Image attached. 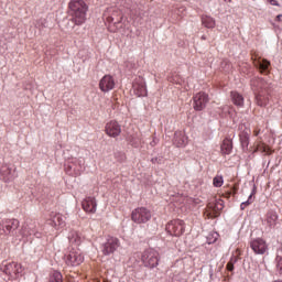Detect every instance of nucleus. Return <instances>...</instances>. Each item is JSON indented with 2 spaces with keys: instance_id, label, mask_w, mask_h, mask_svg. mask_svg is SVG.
<instances>
[{
  "instance_id": "7c9ffc66",
  "label": "nucleus",
  "mask_w": 282,
  "mask_h": 282,
  "mask_svg": "<svg viewBox=\"0 0 282 282\" xmlns=\"http://www.w3.org/2000/svg\"><path fill=\"white\" fill-rule=\"evenodd\" d=\"M128 141L130 142V144H132V147H139V139H135L134 137H129Z\"/></svg>"
},
{
  "instance_id": "5701e85b",
  "label": "nucleus",
  "mask_w": 282,
  "mask_h": 282,
  "mask_svg": "<svg viewBox=\"0 0 282 282\" xmlns=\"http://www.w3.org/2000/svg\"><path fill=\"white\" fill-rule=\"evenodd\" d=\"M253 63L260 69V72L268 74V68L270 67V62L268 59H258Z\"/></svg>"
},
{
  "instance_id": "7ed1b4c3",
  "label": "nucleus",
  "mask_w": 282,
  "mask_h": 282,
  "mask_svg": "<svg viewBox=\"0 0 282 282\" xmlns=\"http://www.w3.org/2000/svg\"><path fill=\"white\" fill-rule=\"evenodd\" d=\"M158 257H160V254L158 251H155V249H147L143 252L141 260L145 268H158V263L160 261Z\"/></svg>"
},
{
  "instance_id": "412c9836",
  "label": "nucleus",
  "mask_w": 282,
  "mask_h": 282,
  "mask_svg": "<svg viewBox=\"0 0 282 282\" xmlns=\"http://www.w3.org/2000/svg\"><path fill=\"white\" fill-rule=\"evenodd\" d=\"M120 14V11L116 8H109L107 11L104 13V18L108 21V23H113L116 20V17Z\"/></svg>"
},
{
  "instance_id": "393cba45",
  "label": "nucleus",
  "mask_w": 282,
  "mask_h": 282,
  "mask_svg": "<svg viewBox=\"0 0 282 282\" xmlns=\"http://www.w3.org/2000/svg\"><path fill=\"white\" fill-rule=\"evenodd\" d=\"M279 219V216H276V213H270L267 217V223L270 226V228H274L276 226V220Z\"/></svg>"
},
{
  "instance_id": "a211bd4d",
  "label": "nucleus",
  "mask_w": 282,
  "mask_h": 282,
  "mask_svg": "<svg viewBox=\"0 0 282 282\" xmlns=\"http://www.w3.org/2000/svg\"><path fill=\"white\" fill-rule=\"evenodd\" d=\"M3 228H4L6 235H14V230L19 228V220L18 219L6 220Z\"/></svg>"
},
{
  "instance_id": "b1692460",
  "label": "nucleus",
  "mask_w": 282,
  "mask_h": 282,
  "mask_svg": "<svg viewBox=\"0 0 282 282\" xmlns=\"http://www.w3.org/2000/svg\"><path fill=\"white\" fill-rule=\"evenodd\" d=\"M231 100L234 105H237V107H243V96L239 95V93H231Z\"/></svg>"
},
{
  "instance_id": "4468645a",
  "label": "nucleus",
  "mask_w": 282,
  "mask_h": 282,
  "mask_svg": "<svg viewBox=\"0 0 282 282\" xmlns=\"http://www.w3.org/2000/svg\"><path fill=\"white\" fill-rule=\"evenodd\" d=\"M2 271L9 274L10 276H17V274H21V264L17 262H11L2 265Z\"/></svg>"
},
{
  "instance_id": "c85d7f7f",
  "label": "nucleus",
  "mask_w": 282,
  "mask_h": 282,
  "mask_svg": "<svg viewBox=\"0 0 282 282\" xmlns=\"http://www.w3.org/2000/svg\"><path fill=\"white\" fill-rule=\"evenodd\" d=\"M213 184L216 188H221L224 186V176H215Z\"/></svg>"
},
{
  "instance_id": "dca6fc26",
  "label": "nucleus",
  "mask_w": 282,
  "mask_h": 282,
  "mask_svg": "<svg viewBox=\"0 0 282 282\" xmlns=\"http://www.w3.org/2000/svg\"><path fill=\"white\" fill-rule=\"evenodd\" d=\"M50 225L53 228H63L65 226V218L58 213H51Z\"/></svg>"
},
{
  "instance_id": "c756f323",
  "label": "nucleus",
  "mask_w": 282,
  "mask_h": 282,
  "mask_svg": "<svg viewBox=\"0 0 282 282\" xmlns=\"http://www.w3.org/2000/svg\"><path fill=\"white\" fill-rule=\"evenodd\" d=\"M252 195H254V193H251L249 195V198L247 202L241 203L240 205L241 210H246V206H250V203L252 202Z\"/></svg>"
},
{
  "instance_id": "473e14b6",
  "label": "nucleus",
  "mask_w": 282,
  "mask_h": 282,
  "mask_svg": "<svg viewBox=\"0 0 282 282\" xmlns=\"http://www.w3.org/2000/svg\"><path fill=\"white\" fill-rule=\"evenodd\" d=\"M227 270H229V272H232V270H235V265L231 262H229L227 264Z\"/></svg>"
},
{
  "instance_id": "39448f33",
  "label": "nucleus",
  "mask_w": 282,
  "mask_h": 282,
  "mask_svg": "<svg viewBox=\"0 0 282 282\" xmlns=\"http://www.w3.org/2000/svg\"><path fill=\"white\" fill-rule=\"evenodd\" d=\"M67 265H80L85 261V256L80 249H72L68 254L65 256Z\"/></svg>"
},
{
  "instance_id": "f3484780",
  "label": "nucleus",
  "mask_w": 282,
  "mask_h": 282,
  "mask_svg": "<svg viewBox=\"0 0 282 282\" xmlns=\"http://www.w3.org/2000/svg\"><path fill=\"white\" fill-rule=\"evenodd\" d=\"M82 206L86 213H96L98 204L96 203V198L87 197L82 202Z\"/></svg>"
},
{
  "instance_id": "4be33fe9",
  "label": "nucleus",
  "mask_w": 282,
  "mask_h": 282,
  "mask_svg": "<svg viewBox=\"0 0 282 282\" xmlns=\"http://www.w3.org/2000/svg\"><path fill=\"white\" fill-rule=\"evenodd\" d=\"M220 151L223 155H230V153L232 152V141H230L229 139H225L220 147Z\"/></svg>"
},
{
  "instance_id": "6ab92c4d",
  "label": "nucleus",
  "mask_w": 282,
  "mask_h": 282,
  "mask_svg": "<svg viewBox=\"0 0 282 282\" xmlns=\"http://www.w3.org/2000/svg\"><path fill=\"white\" fill-rule=\"evenodd\" d=\"M68 241L72 246H80L83 243V235L77 230H72L68 234Z\"/></svg>"
},
{
  "instance_id": "c9c22d12",
  "label": "nucleus",
  "mask_w": 282,
  "mask_h": 282,
  "mask_svg": "<svg viewBox=\"0 0 282 282\" xmlns=\"http://www.w3.org/2000/svg\"><path fill=\"white\" fill-rule=\"evenodd\" d=\"M151 145H152V147H155V141L151 142Z\"/></svg>"
},
{
  "instance_id": "4c0bfd02",
  "label": "nucleus",
  "mask_w": 282,
  "mask_h": 282,
  "mask_svg": "<svg viewBox=\"0 0 282 282\" xmlns=\"http://www.w3.org/2000/svg\"><path fill=\"white\" fill-rule=\"evenodd\" d=\"M152 162H155V159H152Z\"/></svg>"
},
{
  "instance_id": "9d476101",
  "label": "nucleus",
  "mask_w": 282,
  "mask_h": 282,
  "mask_svg": "<svg viewBox=\"0 0 282 282\" xmlns=\"http://www.w3.org/2000/svg\"><path fill=\"white\" fill-rule=\"evenodd\" d=\"M250 248L253 250L254 254H265V252H268V243L261 238L251 240Z\"/></svg>"
},
{
  "instance_id": "2eb2a0df",
  "label": "nucleus",
  "mask_w": 282,
  "mask_h": 282,
  "mask_svg": "<svg viewBox=\"0 0 282 282\" xmlns=\"http://www.w3.org/2000/svg\"><path fill=\"white\" fill-rule=\"evenodd\" d=\"M0 174L2 175L4 182H12V180L17 177V170H14V167L4 165L0 169Z\"/></svg>"
},
{
  "instance_id": "f03ea898",
  "label": "nucleus",
  "mask_w": 282,
  "mask_h": 282,
  "mask_svg": "<svg viewBox=\"0 0 282 282\" xmlns=\"http://www.w3.org/2000/svg\"><path fill=\"white\" fill-rule=\"evenodd\" d=\"M253 87H258L259 91L258 95H256V100L259 107H265L268 105V95H265V91H268V87L270 85L265 83V80L259 78L254 82H252Z\"/></svg>"
},
{
  "instance_id": "20e7f679",
  "label": "nucleus",
  "mask_w": 282,
  "mask_h": 282,
  "mask_svg": "<svg viewBox=\"0 0 282 282\" xmlns=\"http://www.w3.org/2000/svg\"><path fill=\"white\" fill-rule=\"evenodd\" d=\"M131 217L134 224H147L151 219V210L139 207L132 212Z\"/></svg>"
},
{
  "instance_id": "aec40b11",
  "label": "nucleus",
  "mask_w": 282,
  "mask_h": 282,
  "mask_svg": "<svg viewBox=\"0 0 282 282\" xmlns=\"http://www.w3.org/2000/svg\"><path fill=\"white\" fill-rule=\"evenodd\" d=\"M174 144H176V147H186V144H188V138L182 131L175 132Z\"/></svg>"
},
{
  "instance_id": "9b49d317",
  "label": "nucleus",
  "mask_w": 282,
  "mask_h": 282,
  "mask_svg": "<svg viewBox=\"0 0 282 282\" xmlns=\"http://www.w3.org/2000/svg\"><path fill=\"white\" fill-rule=\"evenodd\" d=\"M116 87V79L111 75H105L99 82V89L105 94L111 91Z\"/></svg>"
},
{
  "instance_id": "f257e3e1",
  "label": "nucleus",
  "mask_w": 282,
  "mask_h": 282,
  "mask_svg": "<svg viewBox=\"0 0 282 282\" xmlns=\"http://www.w3.org/2000/svg\"><path fill=\"white\" fill-rule=\"evenodd\" d=\"M69 10L73 17V22L75 25H83L87 19V3L85 0H72L69 2Z\"/></svg>"
},
{
  "instance_id": "1a4fd4ad",
  "label": "nucleus",
  "mask_w": 282,
  "mask_h": 282,
  "mask_svg": "<svg viewBox=\"0 0 282 282\" xmlns=\"http://www.w3.org/2000/svg\"><path fill=\"white\" fill-rule=\"evenodd\" d=\"M132 90L138 98L147 96V83H144V78H137L132 84Z\"/></svg>"
},
{
  "instance_id": "cd10ccee",
  "label": "nucleus",
  "mask_w": 282,
  "mask_h": 282,
  "mask_svg": "<svg viewBox=\"0 0 282 282\" xmlns=\"http://www.w3.org/2000/svg\"><path fill=\"white\" fill-rule=\"evenodd\" d=\"M208 208H212L214 213H219V210H224V202L217 200L215 205H208Z\"/></svg>"
},
{
  "instance_id": "ddd939ff",
  "label": "nucleus",
  "mask_w": 282,
  "mask_h": 282,
  "mask_svg": "<svg viewBox=\"0 0 282 282\" xmlns=\"http://www.w3.org/2000/svg\"><path fill=\"white\" fill-rule=\"evenodd\" d=\"M121 132L122 129L120 128V124L117 123V121H110L106 124V133L110 138H118Z\"/></svg>"
},
{
  "instance_id": "6e6552de",
  "label": "nucleus",
  "mask_w": 282,
  "mask_h": 282,
  "mask_svg": "<svg viewBox=\"0 0 282 282\" xmlns=\"http://www.w3.org/2000/svg\"><path fill=\"white\" fill-rule=\"evenodd\" d=\"M118 248H120V240L116 237L109 236L107 241L104 243L102 253L106 256L113 254Z\"/></svg>"
},
{
  "instance_id": "a878e982",
  "label": "nucleus",
  "mask_w": 282,
  "mask_h": 282,
  "mask_svg": "<svg viewBox=\"0 0 282 282\" xmlns=\"http://www.w3.org/2000/svg\"><path fill=\"white\" fill-rule=\"evenodd\" d=\"M203 21V25H205V28H215V20L208 15H205L202 18Z\"/></svg>"
},
{
  "instance_id": "f8f14e48",
  "label": "nucleus",
  "mask_w": 282,
  "mask_h": 282,
  "mask_svg": "<svg viewBox=\"0 0 282 282\" xmlns=\"http://www.w3.org/2000/svg\"><path fill=\"white\" fill-rule=\"evenodd\" d=\"M208 104V95L206 93H198L194 96V109L202 111Z\"/></svg>"
},
{
  "instance_id": "0eeeda50",
  "label": "nucleus",
  "mask_w": 282,
  "mask_h": 282,
  "mask_svg": "<svg viewBox=\"0 0 282 282\" xmlns=\"http://www.w3.org/2000/svg\"><path fill=\"white\" fill-rule=\"evenodd\" d=\"M184 220H172L167 224L166 230L170 232V235H173L174 237H181V235H184L185 230Z\"/></svg>"
},
{
  "instance_id": "423d86ee",
  "label": "nucleus",
  "mask_w": 282,
  "mask_h": 282,
  "mask_svg": "<svg viewBox=\"0 0 282 282\" xmlns=\"http://www.w3.org/2000/svg\"><path fill=\"white\" fill-rule=\"evenodd\" d=\"M21 235H22V239H25V241H30V239H32V235L36 237V239H41V232L36 230L35 223H29L23 225Z\"/></svg>"
},
{
  "instance_id": "f704fd0d",
  "label": "nucleus",
  "mask_w": 282,
  "mask_h": 282,
  "mask_svg": "<svg viewBox=\"0 0 282 282\" xmlns=\"http://www.w3.org/2000/svg\"><path fill=\"white\" fill-rule=\"evenodd\" d=\"M282 14L276 15V21H281Z\"/></svg>"
},
{
  "instance_id": "bb28decb",
  "label": "nucleus",
  "mask_w": 282,
  "mask_h": 282,
  "mask_svg": "<svg viewBox=\"0 0 282 282\" xmlns=\"http://www.w3.org/2000/svg\"><path fill=\"white\" fill-rule=\"evenodd\" d=\"M50 282H63V274L58 271H53L50 278Z\"/></svg>"
},
{
  "instance_id": "2f4dec72",
  "label": "nucleus",
  "mask_w": 282,
  "mask_h": 282,
  "mask_svg": "<svg viewBox=\"0 0 282 282\" xmlns=\"http://www.w3.org/2000/svg\"><path fill=\"white\" fill-rule=\"evenodd\" d=\"M276 261H278V263H276V270H278V272L280 273V274H282V258H276Z\"/></svg>"
},
{
  "instance_id": "e433bc0d",
  "label": "nucleus",
  "mask_w": 282,
  "mask_h": 282,
  "mask_svg": "<svg viewBox=\"0 0 282 282\" xmlns=\"http://www.w3.org/2000/svg\"><path fill=\"white\" fill-rule=\"evenodd\" d=\"M174 83H178V84H180V80H177V79H174Z\"/></svg>"
},
{
  "instance_id": "72a5a7b5",
  "label": "nucleus",
  "mask_w": 282,
  "mask_h": 282,
  "mask_svg": "<svg viewBox=\"0 0 282 282\" xmlns=\"http://www.w3.org/2000/svg\"><path fill=\"white\" fill-rule=\"evenodd\" d=\"M268 3H270L271 6H279V1L276 0H267Z\"/></svg>"
}]
</instances>
